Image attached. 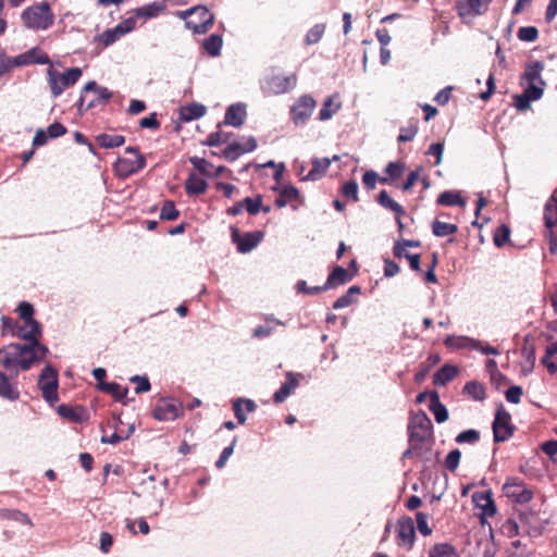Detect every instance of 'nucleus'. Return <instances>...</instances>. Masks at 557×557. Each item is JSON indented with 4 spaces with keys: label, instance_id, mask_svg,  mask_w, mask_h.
Masks as SVG:
<instances>
[{
    "label": "nucleus",
    "instance_id": "obj_1",
    "mask_svg": "<svg viewBox=\"0 0 557 557\" xmlns=\"http://www.w3.org/2000/svg\"><path fill=\"white\" fill-rule=\"evenodd\" d=\"M49 354L47 346L11 343L0 348V366L15 375L40 363Z\"/></svg>",
    "mask_w": 557,
    "mask_h": 557
},
{
    "label": "nucleus",
    "instance_id": "obj_2",
    "mask_svg": "<svg viewBox=\"0 0 557 557\" xmlns=\"http://www.w3.org/2000/svg\"><path fill=\"white\" fill-rule=\"evenodd\" d=\"M16 311L23 322L18 323L14 337L27 342L24 345H34L35 347L44 346L40 343L42 334L41 325L34 319L35 309L33 305L27 301H22L17 306Z\"/></svg>",
    "mask_w": 557,
    "mask_h": 557
},
{
    "label": "nucleus",
    "instance_id": "obj_3",
    "mask_svg": "<svg viewBox=\"0 0 557 557\" xmlns=\"http://www.w3.org/2000/svg\"><path fill=\"white\" fill-rule=\"evenodd\" d=\"M23 26L27 29L39 32L50 28L55 20L51 5L47 1L34 3L21 13Z\"/></svg>",
    "mask_w": 557,
    "mask_h": 557
},
{
    "label": "nucleus",
    "instance_id": "obj_4",
    "mask_svg": "<svg viewBox=\"0 0 557 557\" xmlns=\"http://www.w3.org/2000/svg\"><path fill=\"white\" fill-rule=\"evenodd\" d=\"M431 429V419L423 411L410 419L408 424L409 448L404 453V457H409L421 449L422 444L430 436Z\"/></svg>",
    "mask_w": 557,
    "mask_h": 557
},
{
    "label": "nucleus",
    "instance_id": "obj_5",
    "mask_svg": "<svg viewBox=\"0 0 557 557\" xmlns=\"http://www.w3.org/2000/svg\"><path fill=\"white\" fill-rule=\"evenodd\" d=\"M111 98L112 92L108 88L98 86L94 81L88 82L82 90L77 110L82 114L90 109L103 108Z\"/></svg>",
    "mask_w": 557,
    "mask_h": 557
},
{
    "label": "nucleus",
    "instance_id": "obj_6",
    "mask_svg": "<svg viewBox=\"0 0 557 557\" xmlns=\"http://www.w3.org/2000/svg\"><path fill=\"white\" fill-rule=\"evenodd\" d=\"M177 16L185 21L187 28L197 34L208 32L214 18L213 14L205 7H195L186 11H180Z\"/></svg>",
    "mask_w": 557,
    "mask_h": 557
},
{
    "label": "nucleus",
    "instance_id": "obj_7",
    "mask_svg": "<svg viewBox=\"0 0 557 557\" xmlns=\"http://www.w3.org/2000/svg\"><path fill=\"white\" fill-rule=\"evenodd\" d=\"M48 83L54 98L59 97L66 88L75 85L82 76L79 67H71L64 73H59L53 67L47 70Z\"/></svg>",
    "mask_w": 557,
    "mask_h": 557
},
{
    "label": "nucleus",
    "instance_id": "obj_8",
    "mask_svg": "<svg viewBox=\"0 0 557 557\" xmlns=\"http://www.w3.org/2000/svg\"><path fill=\"white\" fill-rule=\"evenodd\" d=\"M38 386L42 393V397L49 404L59 400L58 396V372L50 364L46 366L39 375Z\"/></svg>",
    "mask_w": 557,
    "mask_h": 557
},
{
    "label": "nucleus",
    "instance_id": "obj_9",
    "mask_svg": "<svg viewBox=\"0 0 557 557\" xmlns=\"http://www.w3.org/2000/svg\"><path fill=\"white\" fill-rule=\"evenodd\" d=\"M126 153L132 158H119L115 163L116 173L122 177H127L137 173L146 166V159L136 147H127Z\"/></svg>",
    "mask_w": 557,
    "mask_h": 557
},
{
    "label": "nucleus",
    "instance_id": "obj_10",
    "mask_svg": "<svg viewBox=\"0 0 557 557\" xmlns=\"http://www.w3.org/2000/svg\"><path fill=\"white\" fill-rule=\"evenodd\" d=\"M297 84V75L290 73L284 75L276 69H273L271 74L265 78V88L275 95L288 92L294 89Z\"/></svg>",
    "mask_w": 557,
    "mask_h": 557
},
{
    "label": "nucleus",
    "instance_id": "obj_11",
    "mask_svg": "<svg viewBox=\"0 0 557 557\" xmlns=\"http://www.w3.org/2000/svg\"><path fill=\"white\" fill-rule=\"evenodd\" d=\"M513 432L515 426L511 424L510 413L503 407L498 408L493 422L494 442H505L513 435Z\"/></svg>",
    "mask_w": 557,
    "mask_h": 557
},
{
    "label": "nucleus",
    "instance_id": "obj_12",
    "mask_svg": "<svg viewBox=\"0 0 557 557\" xmlns=\"http://www.w3.org/2000/svg\"><path fill=\"white\" fill-rule=\"evenodd\" d=\"M317 107V101L309 95L297 99L290 109L292 120L296 125L305 124Z\"/></svg>",
    "mask_w": 557,
    "mask_h": 557
},
{
    "label": "nucleus",
    "instance_id": "obj_13",
    "mask_svg": "<svg viewBox=\"0 0 557 557\" xmlns=\"http://www.w3.org/2000/svg\"><path fill=\"white\" fill-rule=\"evenodd\" d=\"M503 491L507 497L521 504L530 502L533 497V492L517 478L508 479L503 486Z\"/></svg>",
    "mask_w": 557,
    "mask_h": 557
},
{
    "label": "nucleus",
    "instance_id": "obj_14",
    "mask_svg": "<svg viewBox=\"0 0 557 557\" xmlns=\"http://www.w3.org/2000/svg\"><path fill=\"white\" fill-rule=\"evenodd\" d=\"M183 413L182 406L172 399H160L157 401L152 416L159 421H173Z\"/></svg>",
    "mask_w": 557,
    "mask_h": 557
},
{
    "label": "nucleus",
    "instance_id": "obj_15",
    "mask_svg": "<svg viewBox=\"0 0 557 557\" xmlns=\"http://www.w3.org/2000/svg\"><path fill=\"white\" fill-rule=\"evenodd\" d=\"M416 540L413 520L410 517H403L397 523V544L411 549Z\"/></svg>",
    "mask_w": 557,
    "mask_h": 557
},
{
    "label": "nucleus",
    "instance_id": "obj_16",
    "mask_svg": "<svg viewBox=\"0 0 557 557\" xmlns=\"http://www.w3.org/2000/svg\"><path fill=\"white\" fill-rule=\"evenodd\" d=\"M544 86L536 83H528V87L520 95L513 97L515 107L519 111H524L530 108L531 101H535L542 98Z\"/></svg>",
    "mask_w": 557,
    "mask_h": 557
},
{
    "label": "nucleus",
    "instance_id": "obj_17",
    "mask_svg": "<svg viewBox=\"0 0 557 557\" xmlns=\"http://www.w3.org/2000/svg\"><path fill=\"white\" fill-rule=\"evenodd\" d=\"M49 55L40 48H32L30 50L18 54L13 58V64L16 66H24L29 64H50Z\"/></svg>",
    "mask_w": 557,
    "mask_h": 557
},
{
    "label": "nucleus",
    "instance_id": "obj_18",
    "mask_svg": "<svg viewBox=\"0 0 557 557\" xmlns=\"http://www.w3.org/2000/svg\"><path fill=\"white\" fill-rule=\"evenodd\" d=\"M492 0H460L457 3L458 14L461 17L484 14Z\"/></svg>",
    "mask_w": 557,
    "mask_h": 557
},
{
    "label": "nucleus",
    "instance_id": "obj_19",
    "mask_svg": "<svg viewBox=\"0 0 557 557\" xmlns=\"http://www.w3.org/2000/svg\"><path fill=\"white\" fill-rule=\"evenodd\" d=\"M472 502L481 510V517H493L496 513V506L491 491H478L472 494Z\"/></svg>",
    "mask_w": 557,
    "mask_h": 557
},
{
    "label": "nucleus",
    "instance_id": "obj_20",
    "mask_svg": "<svg viewBox=\"0 0 557 557\" xmlns=\"http://www.w3.org/2000/svg\"><path fill=\"white\" fill-rule=\"evenodd\" d=\"M57 411L62 418L75 423H82L88 419V412L82 406L63 404L58 407Z\"/></svg>",
    "mask_w": 557,
    "mask_h": 557
},
{
    "label": "nucleus",
    "instance_id": "obj_21",
    "mask_svg": "<svg viewBox=\"0 0 557 557\" xmlns=\"http://www.w3.org/2000/svg\"><path fill=\"white\" fill-rule=\"evenodd\" d=\"M302 377L300 374H294L293 372H287L286 381L281 385V387L274 393L273 399L275 403H283L292 392L298 387L299 379Z\"/></svg>",
    "mask_w": 557,
    "mask_h": 557
},
{
    "label": "nucleus",
    "instance_id": "obj_22",
    "mask_svg": "<svg viewBox=\"0 0 557 557\" xmlns=\"http://www.w3.org/2000/svg\"><path fill=\"white\" fill-rule=\"evenodd\" d=\"M0 397L15 401L20 398L17 385L11 382L10 377L0 370Z\"/></svg>",
    "mask_w": 557,
    "mask_h": 557
},
{
    "label": "nucleus",
    "instance_id": "obj_23",
    "mask_svg": "<svg viewBox=\"0 0 557 557\" xmlns=\"http://www.w3.org/2000/svg\"><path fill=\"white\" fill-rule=\"evenodd\" d=\"M206 114V107L200 103H189L182 106L178 110L180 120L182 122H190Z\"/></svg>",
    "mask_w": 557,
    "mask_h": 557
},
{
    "label": "nucleus",
    "instance_id": "obj_24",
    "mask_svg": "<svg viewBox=\"0 0 557 557\" xmlns=\"http://www.w3.org/2000/svg\"><path fill=\"white\" fill-rule=\"evenodd\" d=\"M543 70L544 64L541 61L531 62L527 64L521 79L525 81L527 83H539L542 86H545V82L541 77Z\"/></svg>",
    "mask_w": 557,
    "mask_h": 557
},
{
    "label": "nucleus",
    "instance_id": "obj_25",
    "mask_svg": "<svg viewBox=\"0 0 557 557\" xmlns=\"http://www.w3.org/2000/svg\"><path fill=\"white\" fill-rule=\"evenodd\" d=\"M458 368L450 364H444L433 375V384L443 386L453 381L458 375Z\"/></svg>",
    "mask_w": 557,
    "mask_h": 557
},
{
    "label": "nucleus",
    "instance_id": "obj_26",
    "mask_svg": "<svg viewBox=\"0 0 557 557\" xmlns=\"http://www.w3.org/2000/svg\"><path fill=\"white\" fill-rule=\"evenodd\" d=\"M331 159L329 158H315L312 160V168L308 172V174L304 177V180L308 181H317L321 178L331 165Z\"/></svg>",
    "mask_w": 557,
    "mask_h": 557
},
{
    "label": "nucleus",
    "instance_id": "obj_27",
    "mask_svg": "<svg viewBox=\"0 0 557 557\" xmlns=\"http://www.w3.org/2000/svg\"><path fill=\"white\" fill-rule=\"evenodd\" d=\"M351 280V275L348 273L346 269L343 267H336L329 275L325 287L326 289L334 288L336 286L343 285Z\"/></svg>",
    "mask_w": 557,
    "mask_h": 557
},
{
    "label": "nucleus",
    "instance_id": "obj_28",
    "mask_svg": "<svg viewBox=\"0 0 557 557\" xmlns=\"http://www.w3.org/2000/svg\"><path fill=\"white\" fill-rule=\"evenodd\" d=\"M437 205L446 207H466V199L461 196L460 191L446 190L438 195Z\"/></svg>",
    "mask_w": 557,
    "mask_h": 557
},
{
    "label": "nucleus",
    "instance_id": "obj_29",
    "mask_svg": "<svg viewBox=\"0 0 557 557\" xmlns=\"http://www.w3.org/2000/svg\"><path fill=\"white\" fill-rule=\"evenodd\" d=\"M430 410L434 414V418L437 423H443L448 419V411L446 407L440 401V397L437 392L430 393Z\"/></svg>",
    "mask_w": 557,
    "mask_h": 557
},
{
    "label": "nucleus",
    "instance_id": "obj_30",
    "mask_svg": "<svg viewBox=\"0 0 557 557\" xmlns=\"http://www.w3.org/2000/svg\"><path fill=\"white\" fill-rule=\"evenodd\" d=\"M95 140L99 147L104 149H112L124 145L125 137L117 134L102 133L97 135Z\"/></svg>",
    "mask_w": 557,
    "mask_h": 557
},
{
    "label": "nucleus",
    "instance_id": "obj_31",
    "mask_svg": "<svg viewBox=\"0 0 557 557\" xmlns=\"http://www.w3.org/2000/svg\"><path fill=\"white\" fill-rule=\"evenodd\" d=\"M207 187V182L196 173H190L185 182V190L190 196L203 194Z\"/></svg>",
    "mask_w": 557,
    "mask_h": 557
},
{
    "label": "nucleus",
    "instance_id": "obj_32",
    "mask_svg": "<svg viewBox=\"0 0 557 557\" xmlns=\"http://www.w3.org/2000/svg\"><path fill=\"white\" fill-rule=\"evenodd\" d=\"M299 198H300V193L296 187H294L292 185L284 186L281 189L278 196L276 197L274 205L277 208H283V207L287 206V203L298 200Z\"/></svg>",
    "mask_w": 557,
    "mask_h": 557
},
{
    "label": "nucleus",
    "instance_id": "obj_33",
    "mask_svg": "<svg viewBox=\"0 0 557 557\" xmlns=\"http://www.w3.org/2000/svg\"><path fill=\"white\" fill-rule=\"evenodd\" d=\"M544 222L546 228L557 226V197L553 194L544 208Z\"/></svg>",
    "mask_w": 557,
    "mask_h": 557
},
{
    "label": "nucleus",
    "instance_id": "obj_34",
    "mask_svg": "<svg viewBox=\"0 0 557 557\" xmlns=\"http://www.w3.org/2000/svg\"><path fill=\"white\" fill-rule=\"evenodd\" d=\"M165 9V5L162 2H152L140 8H137L133 11L135 16L138 18H152L159 15Z\"/></svg>",
    "mask_w": 557,
    "mask_h": 557
},
{
    "label": "nucleus",
    "instance_id": "obj_35",
    "mask_svg": "<svg viewBox=\"0 0 557 557\" xmlns=\"http://www.w3.org/2000/svg\"><path fill=\"white\" fill-rule=\"evenodd\" d=\"M97 387L100 391L110 394L116 401H122L128 393L127 387H122L115 382L98 383Z\"/></svg>",
    "mask_w": 557,
    "mask_h": 557
},
{
    "label": "nucleus",
    "instance_id": "obj_36",
    "mask_svg": "<svg viewBox=\"0 0 557 557\" xmlns=\"http://www.w3.org/2000/svg\"><path fill=\"white\" fill-rule=\"evenodd\" d=\"M244 104L235 103L228 107L224 116V124L240 126L243 123Z\"/></svg>",
    "mask_w": 557,
    "mask_h": 557
},
{
    "label": "nucleus",
    "instance_id": "obj_37",
    "mask_svg": "<svg viewBox=\"0 0 557 557\" xmlns=\"http://www.w3.org/2000/svg\"><path fill=\"white\" fill-rule=\"evenodd\" d=\"M557 335V331L555 332ZM557 354V338L546 346L545 355L541 359L550 374L557 373V362L553 361L552 358Z\"/></svg>",
    "mask_w": 557,
    "mask_h": 557
},
{
    "label": "nucleus",
    "instance_id": "obj_38",
    "mask_svg": "<svg viewBox=\"0 0 557 557\" xmlns=\"http://www.w3.org/2000/svg\"><path fill=\"white\" fill-rule=\"evenodd\" d=\"M377 202L385 209L395 212L397 215H405L406 211L401 205L392 199L386 190H381L377 196Z\"/></svg>",
    "mask_w": 557,
    "mask_h": 557
},
{
    "label": "nucleus",
    "instance_id": "obj_39",
    "mask_svg": "<svg viewBox=\"0 0 557 557\" xmlns=\"http://www.w3.org/2000/svg\"><path fill=\"white\" fill-rule=\"evenodd\" d=\"M458 232V226L456 224L442 222L435 219L432 223V233L436 237H445L449 235H454Z\"/></svg>",
    "mask_w": 557,
    "mask_h": 557
},
{
    "label": "nucleus",
    "instance_id": "obj_40",
    "mask_svg": "<svg viewBox=\"0 0 557 557\" xmlns=\"http://www.w3.org/2000/svg\"><path fill=\"white\" fill-rule=\"evenodd\" d=\"M521 355L524 358L522 370L524 374L530 373L535 364V347L533 344L525 343L521 348Z\"/></svg>",
    "mask_w": 557,
    "mask_h": 557
},
{
    "label": "nucleus",
    "instance_id": "obj_41",
    "mask_svg": "<svg viewBox=\"0 0 557 557\" xmlns=\"http://www.w3.org/2000/svg\"><path fill=\"white\" fill-rule=\"evenodd\" d=\"M122 37L119 29L115 27L106 29L95 37V41L99 42L102 48H108Z\"/></svg>",
    "mask_w": 557,
    "mask_h": 557
},
{
    "label": "nucleus",
    "instance_id": "obj_42",
    "mask_svg": "<svg viewBox=\"0 0 557 557\" xmlns=\"http://www.w3.org/2000/svg\"><path fill=\"white\" fill-rule=\"evenodd\" d=\"M334 100H335L334 96H330L325 99V101L323 102V106L319 112L320 121L330 120L341 109V103L339 102L335 103Z\"/></svg>",
    "mask_w": 557,
    "mask_h": 557
},
{
    "label": "nucleus",
    "instance_id": "obj_43",
    "mask_svg": "<svg viewBox=\"0 0 557 557\" xmlns=\"http://www.w3.org/2000/svg\"><path fill=\"white\" fill-rule=\"evenodd\" d=\"M463 394L468 395L474 400L481 401L485 398V388L478 381H470L463 386Z\"/></svg>",
    "mask_w": 557,
    "mask_h": 557
},
{
    "label": "nucleus",
    "instance_id": "obj_44",
    "mask_svg": "<svg viewBox=\"0 0 557 557\" xmlns=\"http://www.w3.org/2000/svg\"><path fill=\"white\" fill-rule=\"evenodd\" d=\"M418 120L417 119H411L408 121V124L406 126H403L400 127V133L397 137V141L398 143H407V141H411L417 133H418Z\"/></svg>",
    "mask_w": 557,
    "mask_h": 557
},
{
    "label": "nucleus",
    "instance_id": "obj_45",
    "mask_svg": "<svg viewBox=\"0 0 557 557\" xmlns=\"http://www.w3.org/2000/svg\"><path fill=\"white\" fill-rule=\"evenodd\" d=\"M429 557H459L456 548L447 543L435 544L429 552Z\"/></svg>",
    "mask_w": 557,
    "mask_h": 557
},
{
    "label": "nucleus",
    "instance_id": "obj_46",
    "mask_svg": "<svg viewBox=\"0 0 557 557\" xmlns=\"http://www.w3.org/2000/svg\"><path fill=\"white\" fill-rule=\"evenodd\" d=\"M189 162L194 165L196 170H198L203 175L213 176L216 174L215 166L203 158L196 156L190 157Z\"/></svg>",
    "mask_w": 557,
    "mask_h": 557
},
{
    "label": "nucleus",
    "instance_id": "obj_47",
    "mask_svg": "<svg viewBox=\"0 0 557 557\" xmlns=\"http://www.w3.org/2000/svg\"><path fill=\"white\" fill-rule=\"evenodd\" d=\"M0 519L14 520L22 524H33L26 513L16 509H0Z\"/></svg>",
    "mask_w": 557,
    "mask_h": 557
},
{
    "label": "nucleus",
    "instance_id": "obj_48",
    "mask_svg": "<svg viewBox=\"0 0 557 557\" xmlns=\"http://www.w3.org/2000/svg\"><path fill=\"white\" fill-rule=\"evenodd\" d=\"M360 293V287L357 285L350 286L347 292L342 295L333 304V309H342L350 306L354 302V295Z\"/></svg>",
    "mask_w": 557,
    "mask_h": 557
},
{
    "label": "nucleus",
    "instance_id": "obj_49",
    "mask_svg": "<svg viewBox=\"0 0 557 557\" xmlns=\"http://www.w3.org/2000/svg\"><path fill=\"white\" fill-rule=\"evenodd\" d=\"M203 49L212 57L219 55L222 47V38L219 35L212 34L202 44Z\"/></svg>",
    "mask_w": 557,
    "mask_h": 557
},
{
    "label": "nucleus",
    "instance_id": "obj_50",
    "mask_svg": "<svg viewBox=\"0 0 557 557\" xmlns=\"http://www.w3.org/2000/svg\"><path fill=\"white\" fill-rule=\"evenodd\" d=\"M377 182H380L381 184H388L389 178L379 177L377 173L373 170H369V171L364 172V174L362 176V183L367 189H369V190L374 189Z\"/></svg>",
    "mask_w": 557,
    "mask_h": 557
},
{
    "label": "nucleus",
    "instance_id": "obj_51",
    "mask_svg": "<svg viewBox=\"0 0 557 557\" xmlns=\"http://www.w3.org/2000/svg\"><path fill=\"white\" fill-rule=\"evenodd\" d=\"M325 32V25L324 24H315L313 27H311L306 37H305V44L307 46L314 45L321 40Z\"/></svg>",
    "mask_w": 557,
    "mask_h": 557
},
{
    "label": "nucleus",
    "instance_id": "obj_52",
    "mask_svg": "<svg viewBox=\"0 0 557 557\" xmlns=\"http://www.w3.org/2000/svg\"><path fill=\"white\" fill-rule=\"evenodd\" d=\"M510 228L506 224L499 225L493 235V242L496 247H504L509 240Z\"/></svg>",
    "mask_w": 557,
    "mask_h": 557
},
{
    "label": "nucleus",
    "instance_id": "obj_53",
    "mask_svg": "<svg viewBox=\"0 0 557 557\" xmlns=\"http://www.w3.org/2000/svg\"><path fill=\"white\" fill-rule=\"evenodd\" d=\"M180 211L175 208V205L172 200L164 201L161 211L160 219L165 221H174L178 218Z\"/></svg>",
    "mask_w": 557,
    "mask_h": 557
},
{
    "label": "nucleus",
    "instance_id": "obj_54",
    "mask_svg": "<svg viewBox=\"0 0 557 557\" xmlns=\"http://www.w3.org/2000/svg\"><path fill=\"white\" fill-rule=\"evenodd\" d=\"M517 37L521 41L533 42L539 37V30L535 26H523L518 29Z\"/></svg>",
    "mask_w": 557,
    "mask_h": 557
},
{
    "label": "nucleus",
    "instance_id": "obj_55",
    "mask_svg": "<svg viewBox=\"0 0 557 557\" xmlns=\"http://www.w3.org/2000/svg\"><path fill=\"white\" fill-rule=\"evenodd\" d=\"M406 169L403 161L389 162L385 168V173L388 175L387 178L391 181L397 180L401 176Z\"/></svg>",
    "mask_w": 557,
    "mask_h": 557
},
{
    "label": "nucleus",
    "instance_id": "obj_56",
    "mask_svg": "<svg viewBox=\"0 0 557 557\" xmlns=\"http://www.w3.org/2000/svg\"><path fill=\"white\" fill-rule=\"evenodd\" d=\"M222 153L226 160L234 161L244 153V147L238 143H232L222 150Z\"/></svg>",
    "mask_w": 557,
    "mask_h": 557
},
{
    "label": "nucleus",
    "instance_id": "obj_57",
    "mask_svg": "<svg viewBox=\"0 0 557 557\" xmlns=\"http://www.w3.org/2000/svg\"><path fill=\"white\" fill-rule=\"evenodd\" d=\"M342 195L347 198L351 199L352 201L357 202L359 200L358 197V184L356 181H348L346 182L342 188H341Z\"/></svg>",
    "mask_w": 557,
    "mask_h": 557
},
{
    "label": "nucleus",
    "instance_id": "obj_58",
    "mask_svg": "<svg viewBox=\"0 0 557 557\" xmlns=\"http://www.w3.org/2000/svg\"><path fill=\"white\" fill-rule=\"evenodd\" d=\"M461 453L459 449H453L445 458V467L451 472H455L459 466Z\"/></svg>",
    "mask_w": 557,
    "mask_h": 557
},
{
    "label": "nucleus",
    "instance_id": "obj_59",
    "mask_svg": "<svg viewBox=\"0 0 557 557\" xmlns=\"http://www.w3.org/2000/svg\"><path fill=\"white\" fill-rule=\"evenodd\" d=\"M479 440H480V433L476 430L471 429V430H467V431L459 433L456 436L455 441L458 444H465V443L474 444Z\"/></svg>",
    "mask_w": 557,
    "mask_h": 557
},
{
    "label": "nucleus",
    "instance_id": "obj_60",
    "mask_svg": "<svg viewBox=\"0 0 557 557\" xmlns=\"http://www.w3.org/2000/svg\"><path fill=\"white\" fill-rule=\"evenodd\" d=\"M502 532L508 537H515L520 534V524L515 519H507L502 525Z\"/></svg>",
    "mask_w": 557,
    "mask_h": 557
},
{
    "label": "nucleus",
    "instance_id": "obj_61",
    "mask_svg": "<svg viewBox=\"0 0 557 557\" xmlns=\"http://www.w3.org/2000/svg\"><path fill=\"white\" fill-rule=\"evenodd\" d=\"M421 243L419 240L412 239H404L403 242H397L393 247V253L396 258H403L404 250L406 247H419Z\"/></svg>",
    "mask_w": 557,
    "mask_h": 557
},
{
    "label": "nucleus",
    "instance_id": "obj_62",
    "mask_svg": "<svg viewBox=\"0 0 557 557\" xmlns=\"http://www.w3.org/2000/svg\"><path fill=\"white\" fill-rule=\"evenodd\" d=\"M263 237L264 233L262 231L246 233V252L256 248Z\"/></svg>",
    "mask_w": 557,
    "mask_h": 557
},
{
    "label": "nucleus",
    "instance_id": "obj_63",
    "mask_svg": "<svg viewBox=\"0 0 557 557\" xmlns=\"http://www.w3.org/2000/svg\"><path fill=\"white\" fill-rule=\"evenodd\" d=\"M1 323H2V329H1L2 336H5L7 334L15 336V332H16V329H17L20 322L13 320L10 317L3 315L1 318Z\"/></svg>",
    "mask_w": 557,
    "mask_h": 557
},
{
    "label": "nucleus",
    "instance_id": "obj_64",
    "mask_svg": "<svg viewBox=\"0 0 557 557\" xmlns=\"http://www.w3.org/2000/svg\"><path fill=\"white\" fill-rule=\"evenodd\" d=\"M131 382L137 384L135 387L136 394L149 392L151 388L149 379L146 375H144V376L134 375L131 377Z\"/></svg>",
    "mask_w": 557,
    "mask_h": 557
}]
</instances>
